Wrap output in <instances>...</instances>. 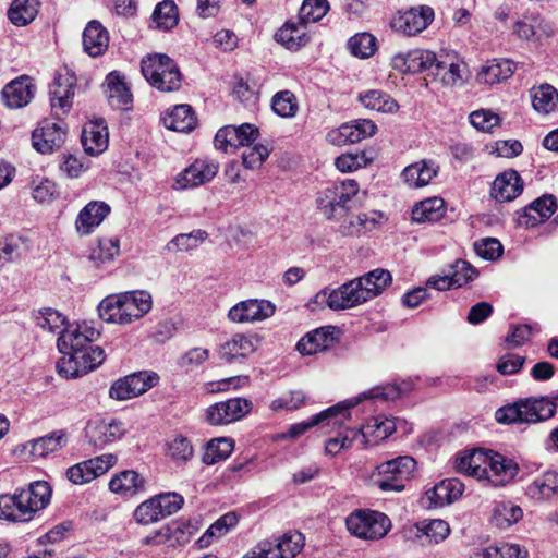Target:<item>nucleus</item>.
Listing matches in <instances>:
<instances>
[{"instance_id":"1","label":"nucleus","mask_w":558,"mask_h":558,"mask_svg":"<svg viewBox=\"0 0 558 558\" xmlns=\"http://www.w3.org/2000/svg\"><path fill=\"white\" fill-rule=\"evenodd\" d=\"M457 472L492 487H505L519 474L520 466L511 458L493 450L473 449L454 460Z\"/></svg>"},{"instance_id":"2","label":"nucleus","mask_w":558,"mask_h":558,"mask_svg":"<svg viewBox=\"0 0 558 558\" xmlns=\"http://www.w3.org/2000/svg\"><path fill=\"white\" fill-rule=\"evenodd\" d=\"M153 308V296L146 290H132L109 294L97 306L99 317L120 326L142 319Z\"/></svg>"},{"instance_id":"3","label":"nucleus","mask_w":558,"mask_h":558,"mask_svg":"<svg viewBox=\"0 0 558 558\" xmlns=\"http://www.w3.org/2000/svg\"><path fill=\"white\" fill-rule=\"evenodd\" d=\"M361 194L366 196L354 179L333 181L316 193L315 206L325 219L339 225L352 211Z\"/></svg>"},{"instance_id":"4","label":"nucleus","mask_w":558,"mask_h":558,"mask_svg":"<svg viewBox=\"0 0 558 558\" xmlns=\"http://www.w3.org/2000/svg\"><path fill=\"white\" fill-rule=\"evenodd\" d=\"M398 396L399 390L395 386L388 385L384 387H374L363 392L355 402L345 401L338 403L314 415L307 422H301L292 425L283 437L296 438L304 434L308 428L319 425L320 423H326L327 426L341 427L351 417L349 410L357 404L362 399L388 400L395 399Z\"/></svg>"},{"instance_id":"5","label":"nucleus","mask_w":558,"mask_h":558,"mask_svg":"<svg viewBox=\"0 0 558 558\" xmlns=\"http://www.w3.org/2000/svg\"><path fill=\"white\" fill-rule=\"evenodd\" d=\"M556 403L546 397L520 399L495 412V418L504 424H535L554 416Z\"/></svg>"},{"instance_id":"6","label":"nucleus","mask_w":558,"mask_h":558,"mask_svg":"<svg viewBox=\"0 0 558 558\" xmlns=\"http://www.w3.org/2000/svg\"><path fill=\"white\" fill-rule=\"evenodd\" d=\"M141 69L147 82L160 92H174L181 86L180 70L167 54H147L142 59Z\"/></svg>"},{"instance_id":"7","label":"nucleus","mask_w":558,"mask_h":558,"mask_svg":"<svg viewBox=\"0 0 558 558\" xmlns=\"http://www.w3.org/2000/svg\"><path fill=\"white\" fill-rule=\"evenodd\" d=\"M349 533L363 541H379L392 527L387 514L371 509H360L351 512L345 519Z\"/></svg>"},{"instance_id":"8","label":"nucleus","mask_w":558,"mask_h":558,"mask_svg":"<svg viewBox=\"0 0 558 558\" xmlns=\"http://www.w3.org/2000/svg\"><path fill=\"white\" fill-rule=\"evenodd\" d=\"M101 331L94 320L74 322L68 325L58 337L59 352L89 353L93 342L100 338Z\"/></svg>"},{"instance_id":"9","label":"nucleus","mask_w":558,"mask_h":558,"mask_svg":"<svg viewBox=\"0 0 558 558\" xmlns=\"http://www.w3.org/2000/svg\"><path fill=\"white\" fill-rule=\"evenodd\" d=\"M305 538L298 531H288L274 541L256 544L242 558H294L301 553Z\"/></svg>"},{"instance_id":"10","label":"nucleus","mask_w":558,"mask_h":558,"mask_svg":"<svg viewBox=\"0 0 558 558\" xmlns=\"http://www.w3.org/2000/svg\"><path fill=\"white\" fill-rule=\"evenodd\" d=\"M62 355L57 362L56 368L60 376L69 378L81 377L101 365L106 359L101 347L95 345L89 349V353L60 352Z\"/></svg>"},{"instance_id":"11","label":"nucleus","mask_w":558,"mask_h":558,"mask_svg":"<svg viewBox=\"0 0 558 558\" xmlns=\"http://www.w3.org/2000/svg\"><path fill=\"white\" fill-rule=\"evenodd\" d=\"M435 19L429 5L411 7L399 10L390 20V27L404 36H415L428 27Z\"/></svg>"},{"instance_id":"12","label":"nucleus","mask_w":558,"mask_h":558,"mask_svg":"<svg viewBox=\"0 0 558 558\" xmlns=\"http://www.w3.org/2000/svg\"><path fill=\"white\" fill-rule=\"evenodd\" d=\"M416 462L409 456L398 457L377 466L379 475L386 480L375 481V485L383 492H401L404 488L402 481L409 480L415 471Z\"/></svg>"},{"instance_id":"13","label":"nucleus","mask_w":558,"mask_h":558,"mask_svg":"<svg viewBox=\"0 0 558 558\" xmlns=\"http://www.w3.org/2000/svg\"><path fill=\"white\" fill-rule=\"evenodd\" d=\"M219 171V162L209 158H197L177 174L173 189L184 191L195 189L214 180Z\"/></svg>"},{"instance_id":"14","label":"nucleus","mask_w":558,"mask_h":558,"mask_svg":"<svg viewBox=\"0 0 558 558\" xmlns=\"http://www.w3.org/2000/svg\"><path fill=\"white\" fill-rule=\"evenodd\" d=\"M117 462L116 454L105 453L70 466L65 475L72 484L84 485L105 475Z\"/></svg>"},{"instance_id":"15","label":"nucleus","mask_w":558,"mask_h":558,"mask_svg":"<svg viewBox=\"0 0 558 558\" xmlns=\"http://www.w3.org/2000/svg\"><path fill=\"white\" fill-rule=\"evenodd\" d=\"M442 64L433 72L434 80L444 88L464 86L469 81L468 64L456 53L441 51Z\"/></svg>"},{"instance_id":"16","label":"nucleus","mask_w":558,"mask_h":558,"mask_svg":"<svg viewBox=\"0 0 558 558\" xmlns=\"http://www.w3.org/2000/svg\"><path fill=\"white\" fill-rule=\"evenodd\" d=\"M252 408V402L245 398H231L209 405L205 411L206 421L214 426L227 425L247 415Z\"/></svg>"},{"instance_id":"17","label":"nucleus","mask_w":558,"mask_h":558,"mask_svg":"<svg viewBox=\"0 0 558 558\" xmlns=\"http://www.w3.org/2000/svg\"><path fill=\"white\" fill-rule=\"evenodd\" d=\"M275 312V304L268 300L247 299L229 310L228 319L234 324H253L271 317Z\"/></svg>"},{"instance_id":"18","label":"nucleus","mask_w":558,"mask_h":558,"mask_svg":"<svg viewBox=\"0 0 558 558\" xmlns=\"http://www.w3.org/2000/svg\"><path fill=\"white\" fill-rule=\"evenodd\" d=\"M157 381L156 374L135 373L116 380L109 389V397L118 401L129 400L143 395Z\"/></svg>"},{"instance_id":"19","label":"nucleus","mask_w":558,"mask_h":558,"mask_svg":"<svg viewBox=\"0 0 558 558\" xmlns=\"http://www.w3.org/2000/svg\"><path fill=\"white\" fill-rule=\"evenodd\" d=\"M376 132L377 125L374 121L369 119H355L331 130L327 134V140L332 145L342 146L372 137Z\"/></svg>"},{"instance_id":"20","label":"nucleus","mask_w":558,"mask_h":558,"mask_svg":"<svg viewBox=\"0 0 558 558\" xmlns=\"http://www.w3.org/2000/svg\"><path fill=\"white\" fill-rule=\"evenodd\" d=\"M387 217L380 210H368L353 215L352 211L338 225L337 231L344 238H357L386 223Z\"/></svg>"},{"instance_id":"21","label":"nucleus","mask_w":558,"mask_h":558,"mask_svg":"<svg viewBox=\"0 0 558 558\" xmlns=\"http://www.w3.org/2000/svg\"><path fill=\"white\" fill-rule=\"evenodd\" d=\"M66 130L59 123L43 121L32 133V145L40 154H52L64 144Z\"/></svg>"},{"instance_id":"22","label":"nucleus","mask_w":558,"mask_h":558,"mask_svg":"<svg viewBox=\"0 0 558 558\" xmlns=\"http://www.w3.org/2000/svg\"><path fill=\"white\" fill-rule=\"evenodd\" d=\"M69 434L64 429L53 430L45 436L32 439L22 445V452L35 459H45L68 446Z\"/></svg>"},{"instance_id":"23","label":"nucleus","mask_w":558,"mask_h":558,"mask_svg":"<svg viewBox=\"0 0 558 558\" xmlns=\"http://www.w3.org/2000/svg\"><path fill=\"white\" fill-rule=\"evenodd\" d=\"M340 330L335 326H325L307 332L296 343V350L302 355H313L330 349L338 340Z\"/></svg>"},{"instance_id":"24","label":"nucleus","mask_w":558,"mask_h":558,"mask_svg":"<svg viewBox=\"0 0 558 558\" xmlns=\"http://www.w3.org/2000/svg\"><path fill=\"white\" fill-rule=\"evenodd\" d=\"M464 492L463 483L458 478H447L425 492L424 500L427 508H441L457 501Z\"/></svg>"},{"instance_id":"25","label":"nucleus","mask_w":558,"mask_h":558,"mask_svg":"<svg viewBox=\"0 0 558 558\" xmlns=\"http://www.w3.org/2000/svg\"><path fill=\"white\" fill-rule=\"evenodd\" d=\"M557 204L553 195H543L524 207L518 214V225L524 228H533L543 223L556 211Z\"/></svg>"},{"instance_id":"26","label":"nucleus","mask_w":558,"mask_h":558,"mask_svg":"<svg viewBox=\"0 0 558 558\" xmlns=\"http://www.w3.org/2000/svg\"><path fill=\"white\" fill-rule=\"evenodd\" d=\"M124 434L125 428L120 421L96 420L87 425L89 441L100 449L121 440Z\"/></svg>"},{"instance_id":"27","label":"nucleus","mask_w":558,"mask_h":558,"mask_svg":"<svg viewBox=\"0 0 558 558\" xmlns=\"http://www.w3.org/2000/svg\"><path fill=\"white\" fill-rule=\"evenodd\" d=\"M524 182L518 171L507 169L499 173L490 186V196L500 203L511 202L523 192Z\"/></svg>"},{"instance_id":"28","label":"nucleus","mask_w":558,"mask_h":558,"mask_svg":"<svg viewBox=\"0 0 558 558\" xmlns=\"http://www.w3.org/2000/svg\"><path fill=\"white\" fill-rule=\"evenodd\" d=\"M75 76L69 70H64L56 75L50 89L51 107L53 110H60L65 113L72 106L74 95Z\"/></svg>"},{"instance_id":"29","label":"nucleus","mask_w":558,"mask_h":558,"mask_svg":"<svg viewBox=\"0 0 558 558\" xmlns=\"http://www.w3.org/2000/svg\"><path fill=\"white\" fill-rule=\"evenodd\" d=\"M145 477L135 470H123L114 473L109 483V490L122 498L136 496L145 488Z\"/></svg>"},{"instance_id":"30","label":"nucleus","mask_w":558,"mask_h":558,"mask_svg":"<svg viewBox=\"0 0 558 558\" xmlns=\"http://www.w3.org/2000/svg\"><path fill=\"white\" fill-rule=\"evenodd\" d=\"M84 151L93 157L105 153L109 146L108 128L102 120L90 121L85 124L82 132Z\"/></svg>"},{"instance_id":"31","label":"nucleus","mask_w":558,"mask_h":558,"mask_svg":"<svg viewBox=\"0 0 558 558\" xmlns=\"http://www.w3.org/2000/svg\"><path fill=\"white\" fill-rule=\"evenodd\" d=\"M110 213V207L105 202L92 201L78 213L75 220V229L80 235L90 234Z\"/></svg>"},{"instance_id":"32","label":"nucleus","mask_w":558,"mask_h":558,"mask_svg":"<svg viewBox=\"0 0 558 558\" xmlns=\"http://www.w3.org/2000/svg\"><path fill=\"white\" fill-rule=\"evenodd\" d=\"M35 94V85L27 76L11 81L2 90V98L11 109L22 108L31 102Z\"/></svg>"},{"instance_id":"33","label":"nucleus","mask_w":558,"mask_h":558,"mask_svg":"<svg viewBox=\"0 0 558 558\" xmlns=\"http://www.w3.org/2000/svg\"><path fill=\"white\" fill-rule=\"evenodd\" d=\"M256 349L257 339L254 336L235 333L221 344L219 354L226 362H233L248 357Z\"/></svg>"},{"instance_id":"34","label":"nucleus","mask_w":558,"mask_h":558,"mask_svg":"<svg viewBox=\"0 0 558 558\" xmlns=\"http://www.w3.org/2000/svg\"><path fill=\"white\" fill-rule=\"evenodd\" d=\"M21 495L22 492L20 488L13 494L0 495V520L14 523H24L33 520Z\"/></svg>"},{"instance_id":"35","label":"nucleus","mask_w":558,"mask_h":558,"mask_svg":"<svg viewBox=\"0 0 558 558\" xmlns=\"http://www.w3.org/2000/svg\"><path fill=\"white\" fill-rule=\"evenodd\" d=\"M515 71V64L509 59H493L483 64L476 81L480 84L495 85L509 80Z\"/></svg>"},{"instance_id":"36","label":"nucleus","mask_w":558,"mask_h":558,"mask_svg":"<svg viewBox=\"0 0 558 558\" xmlns=\"http://www.w3.org/2000/svg\"><path fill=\"white\" fill-rule=\"evenodd\" d=\"M21 497L25 501L32 518L48 507L52 496V488L46 481H35L26 487L20 488Z\"/></svg>"},{"instance_id":"37","label":"nucleus","mask_w":558,"mask_h":558,"mask_svg":"<svg viewBox=\"0 0 558 558\" xmlns=\"http://www.w3.org/2000/svg\"><path fill=\"white\" fill-rule=\"evenodd\" d=\"M438 171L439 167L434 161L421 160L405 167L402 179L410 189H420L428 185Z\"/></svg>"},{"instance_id":"38","label":"nucleus","mask_w":558,"mask_h":558,"mask_svg":"<svg viewBox=\"0 0 558 558\" xmlns=\"http://www.w3.org/2000/svg\"><path fill=\"white\" fill-rule=\"evenodd\" d=\"M397 429L396 420L384 415L372 417L362 428L361 435L366 445L375 446L387 439Z\"/></svg>"},{"instance_id":"39","label":"nucleus","mask_w":558,"mask_h":558,"mask_svg":"<svg viewBox=\"0 0 558 558\" xmlns=\"http://www.w3.org/2000/svg\"><path fill=\"white\" fill-rule=\"evenodd\" d=\"M416 538H424L425 545H439L448 538L451 529L447 521L441 519L423 520L414 525Z\"/></svg>"},{"instance_id":"40","label":"nucleus","mask_w":558,"mask_h":558,"mask_svg":"<svg viewBox=\"0 0 558 558\" xmlns=\"http://www.w3.org/2000/svg\"><path fill=\"white\" fill-rule=\"evenodd\" d=\"M446 204L441 197L433 196L417 202L411 210L412 221L416 223L436 222L444 218Z\"/></svg>"},{"instance_id":"41","label":"nucleus","mask_w":558,"mask_h":558,"mask_svg":"<svg viewBox=\"0 0 558 558\" xmlns=\"http://www.w3.org/2000/svg\"><path fill=\"white\" fill-rule=\"evenodd\" d=\"M109 46V34L97 21L87 24L83 32V47L90 57L101 56Z\"/></svg>"},{"instance_id":"42","label":"nucleus","mask_w":558,"mask_h":558,"mask_svg":"<svg viewBox=\"0 0 558 558\" xmlns=\"http://www.w3.org/2000/svg\"><path fill=\"white\" fill-rule=\"evenodd\" d=\"M336 295L339 305V311L349 310L360 306L368 301L367 292L361 284V280L356 278L336 288Z\"/></svg>"},{"instance_id":"43","label":"nucleus","mask_w":558,"mask_h":558,"mask_svg":"<svg viewBox=\"0 0 558 558\" xmlns=\"http://www.w3.org/2000/svg\"><path fill=\"white\" fill-rule=\"evenodd\" d=\"M104 87L111 107L121 110L130 108L132 95L117 72H111L107 75Z\"/></svg>"},{"instance_id":"44","label":"nucleus","mask_w":558,"mask_h":558,"mask_svg":"<svg viewBox=\"0 0 558 558\" xmlns=\"http://www.w3.org/2000/svg\"><path fill=\"white\" fill-rule=\"evenodd\" d=\"M558 493V473L547 471L535 477L526 487V495L536 502L550 499Z\"/></svg>"},{"instance_id":"45","label":"nucleus","mask_w":558,"mask_h":558,"mask_svg":"<svg viewBox=\"0 0 558 558\" xmlns=\"http://www.w3.org/2000/svg\"><path fill=\"white\" fill-rule=\"evenodd\" d=\"M167 129L175 132H190L195 129L197 120L189 105H177L162 118Z\"/></svg>"},{"instance_id":"46","label":"nucleus","mask_w":558,"mask_h":558,"mask_svg":"<svg viewBox=\"0 0 558 558\" xmlns=\"http://www.w3.org/2000/svg\"><path fill=\"white\" fill-rule=\"evenodd\" d=\"M40 8L39 0H13L8 9V20L16 27H24L35 21Z\"/></svg>"},{"instance_id":"47","label":"nucleus","mask_w":558,"mask_h":558,"mask_svg":"<svg viewBox=\"0 0 558 558\" xmlns=\"http://www.w3.org/2000/svg\"><path fill=\"white\" fill-rule=\"evenodd\" d=\"M357 99L367 110L386 114H393L399 110L398 102L380 89L365 90L359 95Z\"/></svg>"},{"instance_id":"48","label":"nucleus","mask_w":558,"mask_h":558,"mask_svg":"<svg viewBox=\"0 0 558 558\" xmlns=\"http://www.w3.org/2000/svg\"><path fill=\"white\" fill-rule=\"evenodd\" d=\"M275 39L288 50L292 51L299 50L310 41L305 26L302 23L296 24L291 22H287L278 29L275 34Z\"/></svg>"},{"instance_id":"49","label":"nucleus","mask_w":558,"mask_h":558,"mask_svg":"<svg viewBox=\"0 0 558 558\" xmlns=\"http://www.w3.org/2000/svg\"><path fill=\"white\" fill-rule=\"evenodd\" d=\"M33 320L37 328L51 335H61L65 328L66 317L51 307H44L33 312Z\"/></svg>"},{"instance_id":"50","label":"nucleus","mask_w":558,"mask_h":558,"mask_svg":"<svg viewBox=\"0 0 558 558\" xmlns=\"http://www.w3.org/2000/svg\"><path fill=\"white\" fill-rule=\"evenodd\" d=\"M530 97L533 109L541 114L553 112L558 105V92L549 84L532 87Z\"/></svg>"},{"instance_id":"51","label":"nucleus","mask_w":558,"mask_h":558,"mask_svg":"<svg viewBox=\"0 0 558 558\" xmlns=\"http://www.w3.org/2000/svg\"><path fill=\"white\" fill-rule=\"evenodd\" d=\"M523 518V510L511 501L497 502L492 511L490 522L499 529H508Z\"/></svg>"},{"instance_id":"52","label":"nucleus","mask_w":558,"mask_h":558,"mask_svg":"<svg viewBox=\"0 0 558 558\" xmlns=\"http://www.w3.org/2000/svg\"><path fill=\"white\" fill-rule=\"evenodd\" d=\"M357 280H361V284L367 292V296L369 300L381 294L386 288L391 284L392 276L390 271L381 268L374 269L364 276L357 277Z\"/></svg>"},{"instance_id":"53","label":"nucleus","mask_w":558,"mask_h":558,"mask_svg":"<svg viewBox=\"0 0 558 558\" xmlns=\"http://www.w3.org/2000/svg\"><path fill=\"white\" fill-rule=\"evenodd\" d=\"M167 457L177 465L187 463L194 457V447L187 437L177 435L166 444Z\"/></svg>"},{"instance_id":"54","label":"nucleus","mask_w":558,"mask_h":558,"mask_svg":"<svg viewBox=\"0 0 558 558\" xmlns=\"http://www.w3.org/2000/svg\"><path fill=\"white\" fill-rule=\"evenodd\" d=\"M239 522L238 515L234 512H228L215 521L206 532L199 537V547H207L211 544L214 538H219L226 535L231 527L235 526Z\"/></svg>"},{"instance_id":"55","label":"nucleus","mask_w":558,"mask_h":558,"mask_svg":"<svg viewBox=\"0 0 558 558\" xmlns=\"http://www.w3.org/2000/svg\"><path fill=\"white\" fill-rule=\"evenodd\" d=\"M120 253V242L118 238L99 239L96 246L92 248L89 259L96 265L101 266L112 262Z\"/></svg>"},{"instance_id":"56","label":"nucleus","mask_w":558,"mask_h":558,"mask_svg":"<svg viewBox=\"0 0 558 558\" xmlns=\"http://www.w3.org/2000/svg\"><path fill=\"white\" fill-rule=\"evenodd\" d=\"M234 444L229 438L211 439L205 447L203 462L213 465L219 461L226 460L233 451Z\"/></svg>"},{"instance_id":"57","label":"nucleus","mask_w":558,"mask_h":558,"mask_svg":"<svg viewBox=\"0 0 558 558\" xmlns=\"http://www.w3.org/2000/svg\"><path fill=\"white\" fill-rule=\"evenodd\" d=\"M179 21V13L175 3L171 0L160 2L154 10L153 22L159 29L168 31L173 28Z\"/></svg>"},{"instance_id":"58","label":"nucleus","mask_w":558,"mask_h":558,"mask_svg":"<svg viewBox=\"0 0 558 558\" xmlns=\"http://www.w3.org/2000/svg\"><path fill=\"white\" fill-rule=\"evenodd\" d=\"M207 238L203 230H195L190 233H182L174 236L167 243L166 250L171 253L190 252L198 247Z\"/></svg>"},{"instance_id":"59","label":"nucleus","mask_w":558,"mask_h":558,"mask_svg":"<svg viewBox=\"0 0 558 558\" xmlns=\"http://www.w3.org/2000/svg\"><path fill=\"white\" fill-rule=\"evenodd\" d=\"M272 111L284 119L293 118L299 111V102L290 90L277 92L271 98Z\"/></svg>"},{"instance_id":"60","label":"nucleus","mask_w":558,"mask_h":558,"mask_svg":"<svg viewBox=\"0 0 558 558\" xmlns=\"http://www.w3.org/2000/svg\"><path fill=\"white\" fill-rule=\"evenodd\" d=\"M199 529L201 525L197 520H186L170 524L171 547L187 544Z\"/></svg>"},{"instance_id":"61","label":"nucleus","mask_w":558,"mask_h":558,"mask_svg":"<svg viewBox=\"0 0 558 558\" xmlns=\"http://www.w3.org/2000/svg\"><path fill=\"white\" fill-rule=\"evenodd\" d=\"M348 48L353 56L360 59H367L377 49L376 38L368 33L355 34L349 39Z\"/></svg>"},{"instance_id":"62","label":"nucleus","mask_w":558,"mask_h":558,"mask_svg":"<svg viewBox=\"0 0 558 558\" xmlns=\"http://www.w3.org/2000/svg\"><path fill=\"white\" fill-rule=\"evenodd\" d=\"M158 506L154 496L141 502L133 512L134 521L145 526L159 522L163 518Z\"/></svg>"},{"instance_id":"63","label":"nucleus","mask_w":558,"mask_h":558,"mask_svg":"<svg viewBox=\"0 0 558 558\" xmlns=\"http://www.w3.org/2000/svg\"><path fill=\"white\" fill-rule=\"evenodd\" d=\"M371 162L372 158L367 157L366 151L357 150L338 156L335 166L340 172L349 173L365 168Z\"/></svg>"},{"instance_id":"64","label":"nucleus","mask_w":558,"mask_h":558,"mask_svg":"<svg viewBox=\"0 0 558 558\" xmlns=\"http://www.w3.org/2000/svg\"><path fill=\"white\" fill-rule=\"evenodd\" d=\"M329 10L327 0H304L299 12L303 25L315 23L323 19Z\"/></svg>"}]
</instances>
